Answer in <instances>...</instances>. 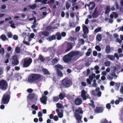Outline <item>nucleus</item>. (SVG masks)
<instances>
[{
    "mask_svg": "<svg viewBox=\"0 0 123 123\" xmlns=\"http://www.w3.org/2000/svg\"><path fill=\"white\" fill-rule=\"evenodd\" d=\"M18 37L16 35H14L13 36V39L15 40H16L18 39Z\"/></svg>",
    "mask_w": 123,
    "mask_h": 123,
    "instance_id": "nucleus-62",
    "label": "nucleus"
},
{
    "mask_svg": "<svg viewBox=\"0 0 123 123\" xmlns=\"http://www.w3.org/2000/svg\"><path fill=\"white\" fill-rule=\"evenodd\" d=\"M20 49L19 47H16L15 49V51L18 53H19L20 52Z\"/></svg>",
    "mask_w": 123,
    "mask_h": 123,
    "instance_id": "nucleus-35",
    "label": "nucleus"
},
{
    "mask_svg": "<svg viewBox=\"0 0 123 123\" xmlns=\"http://www.w3.org/2000/svg\"><path fill=\"white\" fill-rule=\"evenodd\" d=\"M28 58H25L23 59V68H27L29 67L32 62L31 58H29L27 59Z\"/></svg>",
    "mask_w": 123,
    "mask_h": 123,
    "instance_id": "nucleus-4",
    "label": "nucleus"
},
{
    "mask_svg": "<svg viewBox=\"0 0 123 123\" xmlns=\"http://www.w3.org/2000/svg\"><path fill=\"white\" fill-rule=\"evenodd\" d=\"M27 91L28 92L31 93L33 91V90L31 88H29L27 89Z\"/></svg>",
    "mask_w": 123,
    "mask_h": 123,
    "instance_id": "nucleus-60",
    "label": "nucleus"
},
{
    "mask_svg": "<svg viewBox=\"0 0 123 123\" xmlns=\"http://www.w3.org/2000/svg\"><path fill=\"white\" fill-rule=\"evenodd\" d=\"M106 56L111 60H113L115 59V56H114L113 55H106Z\"/></svg>",
    "mask_w": 123,
    "mask_h": 123,
    "instance_id": "nucleus-26",
    "label": "nucleus"
},
{
    "mask_svg": "<svg viewBox=\"0 0 123 123\" xmlns=\"http://www.w3.org/2000/svg\"><path fill=\"white\" fill-rule=\"evenodd\" d=\"M44 77L42 75L37 74H33L30 75L28 78L29 82H40L43 80Z\"/></svg>",
    "mask_w": 123,
    "mask_h": 123,
    "instance_id": "nucleus-2",
    "label": "nucleus"
},
{
    "mask_svg": "<svg viewBox=\"0 0 123 123\" xmlns=\"http://www.w3.org/2000/svg\"><path fill=\"white\" fill-rule=\"evenodd\" d=\"M115 5H116V9L117 10L119 8V7L118 2L117 1H116L115 2Z\"/></svg>",
    "mask_w": 123,
    "mask_h": 123,
    "instance_id": "nucleus-45",
    "label": "nucleus"
},
{
    "mask_svg": "<svg viewBox=\"0 0 123 123\" xmlns=\"http://www.w3.org/2000/svg\"><path fill=\"white\" fill-rule=\"evenodd\" d=\"M80 43L81 45H83L85 43L84 40L82 39H81L79 40Z\"/></svg>",
    "mask_w": 123,
    "mask_h": 123,
    "instance_id": "nucleus-43",
    "label": "nucleus"
},
{
    "mask_svg": "<svg viewBox=\"0 0 123 123\" xmlns=\"http://www.w3.org/2000/svg\"><path fill=\"white\" fill-rule=\"evenodd\" d=\"M67 98L69 100L72 99L74 97H72V95L69 94L67 95L66 96Z\"/></svg>",
    "mask_w": 123,
    "mask_h": 123,
    "instance_id": "nucleus-40",
    "label": "nucleus"
},
{
    "mask_svg": "<svg viewBox=\"0 0 123 123\" xmlns=\"http://www.w3.org/2000/svg\"><path fill=\"white\" fill-rule=\"evenodd\" d=\"M72 45L71 43H67L66 49L65 50V51L67 52L69 51L72 49Z\"/></svg>",
    "mask_w": 123,
    "mask_h": 123,
    "instance_id": "nucleus-10",
    "label": "nucleus"
},
{
    "mask_svg": "<svg viewBox=\"0 0 123 123\" xmlns=\"http://www.w3.org/2000/svg\"><path fill=\"white\" fill-rule=\"evenodd\" d=\"M105 51L107 54H109L110 52L111 48L109 45H108L106 46Z\"/></svg>",
    "mask_w": 123,
    "mask_h": 123,
    "instance_id": "nucleus-20",
    "label": "nucleus"
},
{
    "mask_svg": "<svg viewBox=\"0 0 123 123\" xmlns=\"http://www.w3.org/2000/svg\"><path fill=\"white\" fill-rule=\"evenodd\" d=\"M74 103L76 105H79L82 104V101L80 98H76L74 100Z\"/></svg>",
    "mask_w": 123,
    "mask_h": 123,
    "instance_id": "nucleus-9",
    "label": "nucleus"
},
{
    "mask_svg": "<svg viewBox=\"0 0 123 123\" xmlns=\"http://www.w3.org/2000/svg\"><path fill=\"white\" fill-rule=\"evenodd\" d=\"M39 59L40 60L43 62H44L45 60V59L41 55H40L39 56Z\"/></svg>",
    "mask_w": 123,
    "mask_h": 123,
    "instance_id": "nucleus-39",
    "label": "nucleus"
},
{
    "mask_svg": "<svg viewBox=\"0 0 123 123\" xmlns=\"http://www.w3.org/2000/svg\"><path fill=\"white\" fill-rule=\"evenodd\" d=\"M35 36V34L34 33H31L30 35V37L31 38H33Z\"/></svg>",
    "mask_w": 123,
    "mask_h": 123,
    "instance_id": "nucleus-64",
    "label": "nucleus"
},
{
    "mask_svg": "<svg viewBox=\"0 0 123 123\" xmlns=\"http://www.w3.org/2000/svg\"><path fill=\"white\" fill-rule=\"evenodd\" d=\"M93 55L94 56H96L97 55V52L96 51H93Z\"/></svg>",
    "mask_w": 123,
    "mask_h": 123,
    "instance_id": "nucleus-57",
    "label": "nucleus"
},
{
    "mask_svg": "<svg viewBox=\"0 0 123 123\" xmlns=\"http://www.w3.org/2000/svg\"><path fill=\"white\" fill-rule=\"evenodd\" d=\"M54 120L55 121H57L58 120V118L57 116H55L53 118Z\"/></svg>",
    "mask_w": 123,
    "mask_h": 123,
    "instance_id": "nucleus-58",
    "label": "nucleus"
},
{
    "mask_svg": "<svg viewBox=\"0 0 123 123\" xmlns=\"http://www.w3.org/2000/svg\"><path fill=\"white\" fill-rule=\"evenodd\" d=\"M80 26H78L75 28V31L76 32L79 31L80 30Z\"/></svg>",
    "mask_w": 123,
    "mask_h": 123,
    "instance_id": "nucleus-51",
    "label": "nucleus"
},
{
    "mask_svg": "<svg viewBox=\"0 0 123 123\" xmlns=\"http://www.w3.org/2000/svg\"><path fill=\"white\" fill-rule=\"evenodd\" d=\"M102 39L101 35L100 34H98L96 36V40L98 41H101Z\"/></svg>",
    "mask_w": 123,
    "mask_h": 123,
    "instance_id": "nucleus-28",
    "label": "nucleus"
},
{
    "mask_svg": "<svg viewBox=\"0 0 123 123\" xmlns=\"http://www.w3.org/2000/svg\"><path fill=\"white\" fill-rule=\"evenodd\" d=\"M101 27H98V28L94 30V32L97 33L98 32H99L101 31Z\"/></svg>",
    "mask_w": 123,
    "mask_h": 123,
    "instance_id": "nucleus-37",
    "label": "nucleus"
},
{
    "mask_svg": "<svg viewBox=\"0 0 123 123\" xmlns=\"http://www.w3.org/2000/svg\"><path fill=\"white\" fill-rule=\"evenodd\" d=\"M114 55V56L115 57L117 60H119V58L118 54L117 53H115Z\"/></svg>",
    "mask_w": 123,
    "mask_h": 123,
    "instance_id": "nucleus-55",
    "label": "nucleus"
},
{
    "mask_svg": "<svg viewBox=\"0 0 123 123\" xmlns=\"http://www.w3.org/2000/svg\"><path fill=\"white\" fill-rule=\"evenodd\" d=\"M42 71L43 73L45 75H49L50 74V73L48 70L45 68H43L42 69Z\"/></svg>",
    "mask_w": 123,
    "mask_h": 123,
    "instance_id": "nucleus-23",
    "label": "nucleus"
},
{
    "mask_svg": "<svg viewBox=\"0 0 123 123\" xmlns=\"http://www.w3.org/2000/svg\"><path fill=\"white\" fill-rule=\"evenodd\" d=\"M56 37H57L56 39L57 40H60L62 39V37L61 33L59 32H56L55 34Z\"/></svg>",
    "mask_w": 123,
    "mask_h": 123,
    "instance_id": "nucleus-18",
    "label": "nucleus"
},
{
    "mask_svg": "<svg viewBox=\"0 0 123 123\" xmlns=\"http://www.w3.org/2000/svg\"><path fill=\"white\" fill-rule=\"evenodd\" d=\"M0 38L2 40L4 41H5L7 38L6 36L4 35H1L0 36Z\"/></svg>",
    "mask_w": 123,
    "mask_h": 123,
    "instance_id": "nucleus-33",
    "label": "nucleus"
},
{
    "mask_svg": "<svg viewBox=\"0 0 123 123\" xmlns=\"http://www.w3.org/2000/svg\"><path fill=\"white\" fill-rule=\"evenodd\" d=\"M41 34L42 35H43L46 37H48L49 35V33L46 31H41L39 32V34Z\"/></svg>",
    "mask_w": 123,
    "mask_h": 123,
    "instance_id": "nucleus-16",
    "label": "nucleus"
},
{
    "mask_svg": "<svg viewBox=\"0 0 123 123\" xmlns=\"http://www.w3.org/2000/svg\"><path fill=\"white\" fill-rule=\"evenodd\" d=\"M53 99L54 101L57 102L59 100V98L58 97L55 96L53 97Z\"/></svg>",
    "mask_w": 123,
    "mask_h": 123,
    "instance_id": "nucleus-41",
    "label": "nucleus"
},
{
    "mask_svg": "<svg viewBox=\"0 0 123 123\" xmlns=\"http://www.w3.org/2000/svg\"><path fill=\"white\" fill-rule=\"evenodd\" d=\"M12 34L11 32H8L7 33V36L9 38L12 37Z\"/></svg>",
    "mask_w": 123,
    "mask_h": 123,
    "instance_id": "nucleus-46",
    "label": "nucleus"
},
{
    "mask_svg": "<svg viewBox=\"0 0 123 123\" xmlns=\"http://www.w3.org/2000/svg\"><path fill=\"white\" fill-rule=\"evenodd\" d=\"M90 102L91 103H89V105L92 107L93 108H95V105L94 104V102L93 100H90Z\"/></svg>",
    "mask_w": 123,
    "mask_h": 123,
    "instance_id": "nucleus-32",
    "label": "nucleus"
},
{
    "mask_svg": "<svg viewBox=\"0 0 123 123\" xmlns=\"http://www.w3.org/2000/svg\"><path fill=\"white\" fill-rule=\"evenodd\" d=\"M112 13L114 14V15L115 16L114 17L115 18H116L118 17V15L116 12H112Z\"/></svg>",
    "mask_w": 123,
    "mask_h": 123,
    "instance_id": "nucleus-49",
    "label": "nucleus"
},
{
    "mask_svg": "<svg viewBox=\"0 0 123 123\" xmlns=\"http://www.w3.org/2000/svg\"><path fill=\"white\" fill-rule=\"evenodd\" d=\"M59 98L61 100H62L65 97V96L64 94L61 93L59 95Z\"/></svg>",
    "mask_w": 123,
    "mask_h": 123,
    "instance_id": "nucleus-30",
    "label": "nucleus"
},
{
    "mask_svg": "<svg viewBox=\"0 0 123 123\" xmlns=\"http://www.w3.org/2000/svg\"><path fill=\"white\" fill-rule=\"evenodd\" d=\"M98 15V12L97 11L96 8L95 9L94 11L92 14V16L93 18H97Z\"/></svg>",
    "mask_w": 123,
    "mask_h": 123,
    "instance_id": "nucleus-17",
    "label": "nucleus"
},
{
    "mask_svg": "<svg viewBox=\"0 0 123 123\" xmlns=\"http://www.w3.org/2000/svg\"><path fill=\"white\" fill-rule=\"evenodd\" d=\"M55 67L57 68H59L61 70L63 69V67L60 64H57L55 66Z\"/></svg>",
    "mask_w": 123,
    "mask_h": 123,
    "instance_id": "nucleus-31",
    "label": "nucleus"
},
{
    "mask_svg": "<svg viewBox=\"0 0 123 123\" xmlns=\"http://www.w3.org/2000/svg\"><path fill=\"white\" fill-rule=\"evenodd\" d=\"M58 115L59 117L60 118H62L63 117V114L62 112L59 113L58 114Z\"/></svg>",
    "mask_w": 123,
    "mask_h": 123,
    "instance_id": "nucleus-47",
    "label": "nucleus"
},
{
    "mask_svg": "<svg viewBox=\"0 0 123 123\" xmlns=\"http://www.w3.org/2000/svg\"><path fill=\"white\" fill-rule=\"evenodd\" d=\"M91 53V50L90 48H89L87 50V51L86 53V56H89Z\"/></svg>",
    "mask_w": 123,
    "mask_h": 123,
    "instance_id": "nucleus-27",
    "label": "nucleus"
},
{
    "mask_svg": "<svg viewBox=\"0 0 123 123\" xmlns=\"http://www.w3.org/2000/svg\"><path fill=\"white\" fill-rule=\"evenodd\" d=\"M120 83H116V84L115 85V86L117 90H118L120 86Z\"/></svg>",
    "mask_w": 123,
    "mask_h": 123,
    "instance_id": "nucleus-44",
    "label": "nucleus"
},
{
    "mask_svg": "<svg viewBox=\"0 0 123 123\" xmlns=\"http://www.w3.org/2000/svg\"><path fill=\"white\" fill-rule=\"evenodd\" d=\"M80 53V51H71L64 56L62 58L63 60L66 63L70 62L72 60L75 61L78 59V57L76 56Z\"/></svg>",
    "mask_w": 123,
    "mask_h": 123,
    "instance_id": "nucleus-1",
    "label": "nucleus"
},
{
    "mask_svg": "<svg viewBox=\"0 0 123 123\" xmlns=\"http://www.w3.org/2000/svg\"><path fill=\"white\" fill-rule=\"evenodd\" d=\"M95 49L98 51H99L101 50V48L99 45H98L95 47Z\"/></svg>",
    "mask_w": 123,
    "mask_h": 123,
    "instance_id": "nucleus-42",
    "label": "nucleus"
},
{
    "mask_svg": "<svg viewBox=\"0 0 123 123\" xmlns=\"http://www.w3.org/2000/svg\"><path fill=\"white\" fill-rule=\"evenodd\" d=\"M86 94V92L84 90L81 91V96L84 100H86L87 99V97Z\"/></svg>",
    "mask_w": 123,
    "mask_h": 123,
    "instance_id": "nucleus-11",
    "label": "nucleus"
},
{
    "mask_svg": "<svg viewBox=\"0 0 123 123\" xmlns=\"http://www.w3.org/2000/svg\"><path fill=\"white\" fill-rule=\"evenodd\" d=\"M71 5V2L69 0L66 3V8L68 9L70 7Z\"/></svg>",
    "mask_w": 123,
    "mask_h": 123,
    "instance_id": "nucleus-21",
    "label": "nucleus"
},
{
    "mask_svg": "<svg viewBox=\"0 0 123 123\" xmlns=\"http://www.w3.org/2000/svg\"><path fill=\"white\" fill-rule=\"evenodd\" d=\"M104 64L106 66L109 67L111 63L110 61H107L105 62Z\"/></svg>",
    "mask_w": 123,
    "mask_h": 123,
    "instance_id": "nucleus-36",
    "label": "nucleus"
},
{
    "mask_svg": "<svg viewBox=\"0 0 123 123\" xmlns=\"http://www.w3.org/2000/svg\"><path fill=\"white\" fill-rule=\"evenodd\" d=\"M8 83L5 80H0V89L3 90H6L8 87Z\"/></svg>",
    "mask_w": 123,
    "mask_h": 123,
    "instance_id": "nucleus-5",
    "label": "nucleus"
},
{
    "mask_svg": "<svg viewBox=\"0 0 123 123\" xmlns=\"http://www.w3.org/2000/svg\"><path fill=\"white\" fill-rule=\"evenodd\" d=\"M104 110V108L102 107H97L94 110V111L96 113H101L103 112Z\"/></svg>",
    "mask_w": 123,
    "mask_h": 123,
    "instance_id": "nucleus-7",
    "label": "nucleus"
},
{
    "mask_svg": "<svg viewBox=\"0 0 123 123\" xmlns=\"http://www.w3.org/2000/svg\"><path fill=\"white\" fill-rule=\"evenodd\" d=\"M56 106L58 108H62L61 104L59 103L57 104Z\"/></svg>",
    "mask_w": 123,
    "mask_h": 123,
    "instance_id": "nucleus-48",
    "label": "nucleus"
},
{
    "mask_svg": "<svg viewBox=\"0 0 123 123\" xmlns=\"http://www.w3.org/2000/svg\"><path fill=\"white\" fill-rule=\"evenodd\" d=\"M10 98V95L7 93L3 95L1 103L4 104H7L9 101Z\"/></svg>",
    "mask_w": 123,
    "mask_h": 123,
    "instance_id": "nucleus-6",
    "label": "nucleus"
},
{
    "mask_svg": "<svg viewBox=\"0 0 123 123\" xmlns=\"http://www.w3.org/2000/svg\"><path fill=\"white\" fill-rule=\"evenodd\" d=\"M56 72L58 75L60 77H62L63 76V74L62 72L58 69H56Z\"/></svg>",
    "mask_w": 123,
    "mask_h": 123,
    "instance_id": "nucleus-22",
    "label": "nucleus"
},
{
    "mask_svg": "<svg viewBox=\"0 0 123 123\" xmlns=\"http://www.w3.org/2000/svg\"><path fill=\"white\" fill-rule=\"evenodd\" d=\"M10 58V54L9 53H7L5 55V58L9 59Z\"/></svg>",
    "mask_w": 123,
    "mask_h": 123,
    "instance_id": "nucleus-52",
    "label": "nucleus"
},
{
    "mask_svg": "<svg viewBox=\"0 0 123 123\" xmlns=\"http://www.w3.org/2000/svg\"><path fill=\"white\" fill-rule=\"evenodd\" d=\"M116 41L117 42L119 43H121L122 41L121 40L118 38H117L116 39Z\"/></svg>",
    "mask_w": 123,
    "mask_h": 123,
    "instance_id": "nucleus-61",
    "label": "nucleus"
},
{
    "mask_svg": "<svg viewBox=\"0 0 123 123\" xmlns=\"http://www.w3.org/2000/svg\"><path fill=\"white\" fill-rule=\"evenodd\" d=\"M29 6L31 9L34 10L36 7V4H33L32 5H29Z\"/></svg>",
    "mask_w": 123,
    "mask_h": 123,
    "instance_id": "nucleus-38",
    "label": "nucleus"
},
{
    "mask_svg": "<svg viewBox=\"0 0 123 123\" xmlns=\"http://www.w3.org/2000/svg\"><path fill=\"white\" fill-rule=\"evenodd\" d=\"M61 34V36H62L63 37H65L66 35V32H62Z\"/></svg>",
    "mask_w": 123,
    "mask_h": 123,
    "instance_id": "nucleus-54",
    "label": "nucleus"
},
{
    "mask_svg": "<svg viewBox=\"0 0 123 123\" xmlns=\"http://www.w3.org/2000/svg\"><path fill=\"white\" fill-rule=\"evenodd\" d=\"M86 81L87 83L89 84H91V82L92 81V80H90L89 79L87 78V79H86Z\"/></svg>",
    "mask_w": 123,
    "mask_h": 123,
    "instance_id": "nucleus-56",
    "label": "nucleus"
},
{
    "mask_svg": "<svg viewBox=\"0 0 123 123\" xmlns=\"http://www.w3.org/2000/svg\"><path fill=\"white\" fill-rule=\"evenodd\" d=\"M35 96V95L33 93L29 94L27 96V97L29 99H33Z\"/></svg>",
    "mask_w": 123,
    "mask_h": 123,
    "instance_id": "nucleus-24",
    "label": "nucleus"
},
{
    "mask_svg": "<svg viewBox=\"0 0 123 123\" xmlns=\"http://www.w3.org/2000/svg\"><path fill=\"white\" fill-rule=\"evenodd\" d=\"M110 11V7L109 6H106L105 8V14H107Z\"/></svg>",
    "mask_w": 123,
    "mask_h": 123,
    "instance_id": "nucleus-19",
    "label": "nucleus"
},
{
    "mask_svg": "<svg viewBox=\"0 0 123 123\" xmlns=\"http://www.w3.org/2000/svg\"><path fill=\"white\" fill-rule=\"evenodd\" d=\"M31 107L32 108L34 109L35 110H37L38 109V107L37 106H35V104L32 105Z\"/></svg>",
    "mask_w": 123,
    "mask_h": 123,
    "instance_id": "nucleus-34",
    "label": "nucleus"
},
{
    "mask_svg": "<svg viewBox=\"0 0 123 123\" xmlns=\"http://www.w3.org/2000/svg\"><path fill=\"white\" fill-rule=\"evenodd\" d=\"M83 31L84 34L86 33H88L89 32V30L88 28L85 25H82Z\"/></svg>",
    "mask_w": 123,
    "mask_h": 123,
    "instance_id": "nucleus-14",
    "label": "nucleus"
},
{
    "mask_svg": "<svg viewBox=\"0 0 123 123\" xmlns=\"http://www.w3.org/2000/svg\"><path fill=\"white\" fill-rule=\"evenodd\" d=\"M83 113V111L82 108L80 107H79L78 109L75 110V114H78V115L82 114Z\"/></svg>",
    "mask_w": 123,
    "mask_h": 123,
    "instance_id": "nucleus-15",
    "label": "nucleus"
},
{
    "mask_svg": "<svg viewBox=\"0 0 123 123\" xmlns=\"http://www.w3.org/2000/svg\"><path fill=\"white\" fill-rule=\"evenodd\" d=\"M75 118L77 121L78 123L80 122L81 121V119L82 117V116H80L78 114H75Z\"/></svg>",
    "mask_w": 123,
    "mask_h": 123,
    "instance_id": "nucleus-13",
    "label": "nucleus"
},
{
    "mask_svg": "<svg viewBox=\"0 0 123 123\" xmlns=\"http://www.w3.org/2000/svg\"><path fill=\"white\" fill-rule=\"evenodd\" d=\"M108 122V120L106 119H105L104 120H103L101 121V123H107Z\"/></svg>",
    "mask_w": 123,
    "mask_h": 123,
    "instance_id": "nucleus-63",
    "label": "nucleus"
},
{
    "mask_svg": "<svg viewBox=\"0 0 123 123\" xmlns=\"http://www.w3.org/2000/svg\"><path fill=\"white\" fill-rule=\"evenodd\" d=\"M13 61L12 62V63L15 65H18L19 63V61L18 59V57L16 55H14L12 57Z\"/></svg>",
    "mask_w": 123,
    "mask_h": 123,
    "instance_id": "nucleus-8",
    "label": "nucleus"
},
{
    "mask_svg": "<svg viewBox=\"0 0 123 123\" xmlns=\"http://www.w3.org/2000/svg\"><path fill=\"white\" fill-rule=\"evenodd\" d=\"M38 116L39 117H41L42 116V114L41 111H39L38 114Z\"/></svg>",
    "mask_w": 123,
    "mask_h": 123,
    "instance_id": "nucleus-53",
    "label": "nucleus"
},
{
    "mask_svg": "<svg viewBox=\"0 0 123 123\" xmlns=\"http://www.w3.org/2000/svg\"><path fill=\"white\" fill-rule=\"evenodd\" d=\"M106 107L107 109H110L111 108V106L109 103L107 104L106 105Z\"/></svg>",
    "mask_w": 123,
    "mask_h": 123,
    "instance_id": "nucleus-50",
    "label": "nucleus"
},
{
    "mask_svg": "<svg viewBox=\"0 0 123 123\" xmlns=\"http://www.w3.org/2000/svg\"><path fill=\"white\" fill-rule=\"evenodd\" d=\"M47 96H43L40 98V100L41 102L44 105L46 104V101L47 100Z\"/></svg>",
    "mask_w": 123,
    "mask_h": 123,
    "instance_id": "nucleus-12",
    "label": "nucleus"
},
{
    "mask_svg": "<svg viewBox=\"0 0 123 123\" xmlns=\"http://www.w3.org/2000/svg\"><path fill=\"white\" fill-rule=\"evenodd\" d=\"M56 36L55 35H53L52 36L49 37L48 39L49 41H51L53 40H55L56 39Z\"/></svg>",
    "mask_w": 123,
    "mask_h": 123,
    "instance_id": "nucleus-25",
    "label": "nucleus"
},
{
    "mask_svg": "<svg viewBox=\"0 0 123 123\" xmlns=\"http://www.w3.org/2000/svg\"><path fill=\"white\" fill-rule=\"evenodd\" d=\"M61 84L65 87L67 88L72 85V82L69 79L65 78L62 80Z\"/></svg>",
    "mask_w": 123,
    "mask_h": 123,
    "instance_id": "nucleus-3",
    "label": "nucleus"
},
{
    "mask_svg": "<svg viewBox=\"0 0 123 123\" xmlns=\"http://www.w3.org/2000/svg\"><path fill=\"white\" fill-rule=\"evenodd\" d=\"M90 5H92V6L91 7V9H92L95 7V4L94 2H89Z\"/></svg>",
    "mask_w": 123,
    "mask_h": 123,
    "instance_id": "nucleus-29",
    "label": "nucleus"
},
{
    "mask_svg": "<svg viewBox=\"0 0 123 123\" xmlns=\"http://www.w3.org/2000/svg\"><path fill=\"white\" fill-rule=\"evenodd\" d=\"M111 75L113 77L116 76V77H117V76L116 75V73L115 72H112L111 74Z\"/></svg>",
    "mask_w": 123,
    "mask_h": 123,
    "instance_id": "nucleus-59",
    "label": "nucleus"
}]
</instances>
